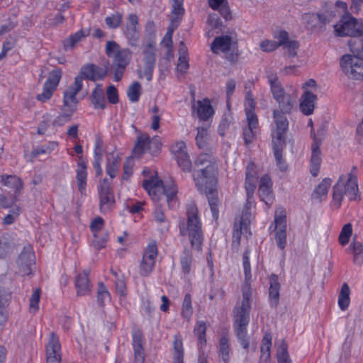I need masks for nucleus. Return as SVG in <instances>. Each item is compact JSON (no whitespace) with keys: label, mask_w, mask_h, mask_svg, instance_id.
<instances>
[{"label":"nucleus","mask_w":363,"mask_h":363,"mask_svg":"<svg viewBox=\"0 0 363 363\" xmlns=\"http://www.w3.org/2000/svg\"><path fill=\"white\" fill-rule=\"evenodd\" d=\"M201 168L194 174V179L198 190L206 194L213 218L218 215L219 200L216 191L218 166L215 159L209 155L201 154L195 161Z\"/></svg>","instance_id":"obj_1"},{"label":"nucleus","mask_w":363,"mask_h":363,"mask_svg":"<svg viewBox=\"0 0 363 363\" xmlns=\"http://www.w3.org/2000/svg\"><path fill=\"white\" fill-rule=\"evenodd\" d=\"M250 251L247 249L243 254V269L245 284L242 286V300L235 308L234 329L238 341L244 349L249 347L247 325L250 321V297L252 291L249 281L252 278L251 267L249 261Z\"/></svg>","instance_id":"obj_2"},{"label":"nucleus","mask_w":363,"mask_h":363,"mask_svg":"<svg viewBox=\"0 0 363 363\" xmlns=\"http://www.w3.org/2000/svg\"><path fill=\"white\" fill-rule=\"evenodd\" d=\"M286 113L280 110L273 111V126L272 129V145L274 155L277 166L281 171L286 169V165L282 159V150L285 144V134L289 128V121Z\"/></svg>","instance_id":"obj_3"},{"label":"nucleus","mask_w":363,"mask_h":363,"mask_svg":"<svg viewBox=\"0 0 363 363\" xmlns=\"http://www.w3.org/2000/svg\"><path fill=\"white\" fill-rule=\"evenodd\" d=\"M186 216V220L179 223L180 234L184 237H187L191 247L199 250L201 249L203 242V232L198 209L194 203H191L187 206Z\"/></svg>","instance_id":"obj_4"},{"label":"nucleus","mask_w":363,"mask_h":363,"mask_svg":"<svg viewBox=\"0 0 363 363\" xmlns=\"http://www.w3.org/2000/svg\"><path fill=\"white\" fill-rule=\"evenodd\" d=\"M143 186L154 201H160L165 198L170 208L177 206L178 190L173 181H167L164 184L157 179H145Z\"/></svg>","instance_id":"obj_5"},{"label":"nucleus","mask_w":363,"mask_h":363,"mask_svg":"<svg viewBox=\"0 0 363 363\" xmlns=\"http://www.w3.org/2000/svg\"><path fill=\"white\" fill-rule=\"evenodd\" d=\"M350 200H356L359 197L357 179L355 174L350 173L341 176L333 189V203L339 208L344 196Z\"/></svg>","instance_id":"obj_6"},{"label":"nucleus","mask_w":363,"mask_h":363,"mask_svg":"<svg viewBox=\"0 0 363 363\" xmlns=\"http://www.w3.org/2000/svg\"><path fill=\"white\" fill-rule=\"evenodd\" d=\"M143 64L138 69L140 78H145L148 82L152 79L153 70L156 62V43L152 38L147 40L142 45Z\"/></svg>","instance_id":"obj_7"},{"label":"nucleus","mask_w":363,"mask_h":363,"mask_svg":"<svg viewBox=\"0 0 363 363\" xmlns=\"http://www.w3.org/2000/svg\"><path fill=\"white\" fill-rule=\"evenodd\" d=\"M244 106L247 127L243 130V138L245 143L248 144L252 141L258 125V119L255 112L256 102L250 91L245 94Z\"/></svg>","instance_id":"obj_8"},{"label":"nucleus","mask_w":363,"mask_h":363,"mask_svg":"<svg viewBox=\"0 0 363 363\" xmlns=\"http://www.w3.org/2000/svg\"><path fill=\"white\" fill-rule=\"evenodd\" d=\"M286 218L282 208L276 210L274 222L269 226V230L274 231V240L280 250H284L286 246Z\"/></svg>","instance_id":"obj_9"},{"label":"nucleus","mask_w":363,"mask_h":363,"mask_svg":"<svg viewBox=\"0 0 363 363\" xmlns=\"http://www.w3.org/2000/svg\"><path fill=\"white\" fill-rule=\"evenodd\" d=\"M252 203L251 202L246 203L242 211L241 216L236 218L233 233V245L234 247L240 245L242 232H247L249 230L250 224L254 218L252 214Z\"/></svg>","instance_id":"obj_10"},{"label":"nucleus","mask_w":363,"mask_h":363,"mask_svg":"<svg viewBox=\"0 0 363 363\" xmlns=\"http://www.w3.org/2000/svg\"><path fill=\"white\" fill-rule=\"evenodd\" d=\"M337 9L341 10L340 13H345L342 19L335 25V33L337 36H353L354 18L347 14V6L345 1H337L335 4Z\"/></svg>","instance_id":"obj_11"},{"label":"nucleus","mask_w":363,"mask_h":363,"mask_svg":"<svg viewBox=\"0 0 363 363\" xmlns=\"http://www.w3.org/2000/svg\"><path fill=\"white\" fill-rule=\"evenodd\" d=\"M340 65L343 72L350 78L363 79V60L355 55L342 56Z\"/></svg>","instance_id":"obj_12"},{"label":"nucleus","mask_w":363,"mask_h":363,"mask_svg":"<svg viewBox=\"0 0 363 363\" xmlns=\"http://www.w3.org/2000/svg\"><path fill=\"white\" fill-rule=\"evenodd\" d=\"M106 53L108 57H113L114 65L125 68L131 58V51L128 48L121 49L115 41H108L106 45Z\"/></svg>","instance_id":"obj_13"},{"label":"nucleus","mask_w":363,"mask_h":363,"mask_svg":"<svg viewBox=\"0 0 363 363\" xmlns=\"http://www.w3.org/2000/svg\"><path fill=\"white\" fill-rule=\"evenodd\" d=\"M157 256V248L155 242L150 243L143 253L139 266V273L143 277L149 276L152 272Z\"/></svg>","instance_id":"obj_14"},{"label":"nucleus","mask_w":363,"mask_h":363,"mask_svg":"<svg viewBox=\"0 0 363 363\" xmlns=\"http://www.w3.org/2000/svg\"><path fill=\"white\" fill-rule=\"evenodd\" d=\"M62 77V70L56 68L50 72L48 79L45 81L43 91L36 96V99L41 102H46L52 96Z\"/></svg>","instance_id":"obj_15"},{"label":"nucleus","mask_w":363,"mask_h":363,"mask_svg":"<svg viewBox=\"0 0 363 363\" xmlns=\"http://www.w3.org/2000/svg\"><path fill=\"white\" fill-rule=\"evenodd\" d=\"M128 43L131 47H137L140 39L139 20L136 14L130 13L126 18L123 31Z\"/></svg>","instance_id":"obj_16"},{"label":"nucleus","mask_w":363,"mask_h":363,"mask_svg":"<svg viewBox=\"0 0 363 363\" xmlns=\"http://www.w3.org/2000/svg\"><path fill=\"white\" fill-rule=\"evenodd\" d=\"M99 206L102 213H107L114 208L115 199L111 190V185L106 179L99 186Z\"/></svg>","instance_id":"obj_17"},{"label":"nucleus","mask_w":363,"mask_h":363,"mask_svg":"<svg viewBox=\"0 0 363 363\" xmlns=\"http://www.w3.org/2000/svg\"><path fill=\"white\" fill-rule=\"evenodd\" d=\"M82 88V78L81 76H77L72 85L64 92L63 105L62 108L75 112L78 101L76 98L77 94Z\"/></svg>","instance_id":"obj_18"},{"label":"nucleus","mask_w":363,"mask_h":363,"mask_svg":"<svg viewBox=\"0 0 363 363\" xmlns=\"http://www.w3.org/2000/svg\"><path fill=\"white\" fill-rule=\"evenodd\" d=\"M170 150L182 169L184 172H190L191 169V162L187 153L184 142H176L171 146Z\"/></svg>","instance_id":"obj_19"},{"label":"nucleus","mask_w":363,"mask_h":363,"mask_svg":"<svg viewBox=\"0 0 363 363\" xmlns=\"http://www.w3.org/2000/svg\"><path fill=\"white\" fill-rule=\"evenodd\" d=\"M21 276L30 275L34 264V255L30 245L24 247L17 261Z\"/></svg>","instance_id":"obj_20"},{"label":"nucleus","mask_w":363,"mask_h":363,"mask_svg":"<svg viewBox=\"0 0 363 363\" xmlns=\"http://www.w3.org/2000/svg\"><path fill=\"white\" fill-rule=\"evenodd\" d=\"M259 196L268 208L271 206L274 201V196L272 190V181L267 175H264L261 178L259 186Z\"/></svg>","instance_id":"obj_21"},{"label":"nucleus","mask_w":363,"mask_h":363,"mask_svg":"<svg viewBox=\"0 0 363 363\" xmlns=\"http://www.w3.org/2000/svg\"><path fill=\"white\" fill-rule=\"evenodd\" d=\"M46 351L48 363L60 362V344L58 337L53 333L50 334Z\"/></svg>","instance_id":"obj_22"},{"label":"nucleus","mask_w":363,"mask_h":363,"mask_svg":"<svg viewBox=\"0 0 363 363\" xmlns=\"http://www.w3.org/2000/svg\"><path fill=\"white\" fill-rule=\"evenodd\" d=\"M193 108L197 117L201 121H207L209 118L212 117L214 113V110L211 105V101L207 98L197 101L194 104Z\"/></svg>","instance_id":"obj_23"},{"label":"nucleus","mask_w":363,"mask_h":363,"mask_svg":"<svg viewBox=\"0 0 363 363\" xmlns=\"http://www.w3.org/2000/svg\"><path fill=\"white\" fill-rule=\"evenodd\" d=\"M317 96L311 91H303L300 99L299 108L305 116H310L313 113Z\"/></svg>","instance_id":"obj_24"},{"label":"nucleus","mask_w":363,"mask_h":363,"mask_svg":"<svg viewBox=\"0 0 363 363\" xmlns=\"http://www.w3.org/2000/svg\"><path fill=\"white\" fill-rule=\"evenodd\" d=\"M104 224V219L101 217H97L93 220L90 225V229L95 237L94 240L92 241V244L96 249H101L104 247L107 240L106 234L101 239H99L97 235V233L103 228Z\"/></svg>","instance_id":"obj_25"},{"label":"nucleus","mask_w":363,"mask_h":363,"mask_svg":"<svg viewBox=\"0 0 363 363\" xmlns=\"http://www.w3.org/2000/svg\"><path fill=\"white\" fill-rule=\"evenodd\" d=\"M87 171L85 162L81 158L77 162L76 169V179L78 190L82 194H85L86 188Z\"/></svg>","instance_id":"obj_26"},{"label":"nucleus","mask_w":363,"mask_h":363,"mask_svg":"<svg viewBox=\"0 0 363 363\" xmlns=\"http://www.w3.org/2000/svg\"><path fill=\"white\" fill-rule=\"evenodd\" d=\"M335 13L334 11H327L317 14L305 13L302 16V21L308 26H313L315 25L317 20H319L320 22L325 23L329 22L335 16Z\"/></svg>","instance_id":"obj_27"},{"label":"nucleus","mask_w":363,"mask_h":363,"mask_svg":"<svg viewBox=\"0 0 363 363\" xmlns=\"http://www.w3.org/2000/svg\"><path fill=\"white\" fill-rule=\"evenodd\" d=\"M75 286L78 296H85L91 292V285L89 279L88 271L83 272L76 277Z\"/></svg>","instance_id":"obj_28"},{"label":"nucleus","mask_w":363,"mask_h":363,"mask_svg":"<svg viewBox=\"0 0 363 363\" xmlns=\"http://www.w3.org/2000/svg\"><path fill=\"white\" fill-rule=\"evenodd\" d=\"M232 45V38L228 35L216 38L211 43V50L216 54L228 52Z\"/></svg>","instance_id":"obj_29"},{"label":"nucleus","mask_w":363,"mask_h":363,"mask_svg":"<svg viewBox=\"0 0 363 363\" xmlns=\"http://www.w3.org/2000/svg\"><path fill=\"white\" fill-rule=\"evenodd\" d=\"M332 180L330 178L323 179L314 189L311 198L318 202H321L327 198L328 192L331 186Z\"/></svg>","instance_id":"obj_30"},{"label":"nucleus","mask_w":363,"mask_h":363,"mask_svg":"<svg viewBox=\"0 0 363 363\" xmlns=\"http://www.w3.org/2000/svg\"><path fill=\"white\" fill-rule=\"evenodd\" d=\"M280 287L278 277L272 274L269 277V297L270 305L273 307H277L279 303Z\"/></svg>","instance_id":"obj_31"},{"label":"nucleus","mask_w":363,"mask_h":363,"mask_svg":"<svg viewBox=\"0 0 363 363\" xmlns=\"http://www.w3.org/2000/svg\"><path fill=\"white\" fill-rule=\"evenodd\" d=\"M106 75V71L101 72L99 67L94 65H87L81 69L79 74L82 78H87L91 80L103 79Z\"/></svg>","instance_id":"obj_32"},{"label":"nucleus","mask_w":363,"mask_h":363,"mask_svg":"<svg viewBox=\"0 0 363 363\" xmlns=\"http://www.w3.org/2000/svg\"><path fill=\"white\" fill-rule=\"evenodd\" d=\"M321 164L320 150L318 144L315 142L311 146V157L310 172L313 177H316L319 173Z\"/></svg>","instance_id":"obj_33"},{"label":"nucleus","mask_w":363,"mask_h":363,"mask_svg":"<svg viewBox=\"0 0 363 363\" xmlns=\"http://www.w3.org/2000/svg\"><path fill=\"white\" fill-rule=\"evenodd\" d=\"M295 99L291 94L285 93L275 100L279 104L277 109L283 113H291L296 104Z\"/></svg>","instance_id":"obj_34"},{"label":"nucleus","mask_w":363,"mask_h":363,"mask_svg":"<svg viewBox=\"0 0 363 363\" xmlns=\"http://www.w3.org/2000/svg\"><path fill=\"white\" fill-rule=\"evenodd\" d=\"M120 158L118 155L111 153L106 157V172L111 177L114 178L119 169Z\"/></svg>","instance_id":"obj_35"},{"label":"nucleus","mask_w":363,"mask_h":363,"mask_svg":"<svg viewBox=\"0 0 363 363\" xmlns=\"http://www.w3.org/2000/svg\"><path fill=\"white\" fill-rule=\"evenodd\" d=\"M268 82L270 86L271 93L274 100L280 98L281 96L286 93L281 82L279 80L278 77L276 74L269 75Z\"/></svg>","instance_id":"obj_36"},{"label":"nucleus","mask_w":363,"mask_h":363,"mask_svg":"<svg viewBox=\"0 0 363 363\" xmlns=\"http://www.w3.org/2000/svg\"><path fill=\"white\" fill-rule=\"evenodd\" d=\"M272 347V336L269 333H266L262 338V345L260 348V362L269 363L270 360V350Z\"/></svg>","instance_id":"obj_37"},{"label":"nucleus","mask_w":363,"mask_h":363,"mask_svg":"<svg viewBox=\"0 0 363 363\" xmlns=\"http://www.w3.org/2000/svg\"><path fill=\"white\" fill-rule=\"evenodd\" d=\"M179 57L177 65V71L182 74H184L189 69L188 53L187 49L184 46V43H180V48L179 50Z\"/></svg>","instance_id":"obj_38"},{"label":"nucleus","mask_w":363,"mask_h":363,"mask_svg":"<svg viewBox=\"0 0 363 363\" xmlns=\"http://www.w3.org/2000/svg\"><path fill=\"white\" fill-rule=\"evenodd\" d=\"M206 323L203 320H198L194 328V334L197 337L199 347L202 348L206 344Z\"/></svg>","instance_id":"obj_39"},{"label":"nucleus","mask_w":363,"mask_h":363,"mask_svg":"<svg viewBox=\"0 0 363 363\" xmlns=\"http://www.w3.org/2000/svg\"><path fill=\"white\" fill-rule=\"evenodd\" d=\"M91 102L95 108L104 109L106 107L104 92L101 84L96 85L91 94Z\"/></svg>","instance_id":"obj_40"},{"label":"nucleus","mask_w":363,"mask_h":363,"mask_svg":"<svg viewBox=\"0 0 363 363\" xmlns=\"http://www.w3.org/2000/svg\"><path fill=\"white\" fill-rule=\"evenodd\" d=\"M347 250L352 254L354 264L363 263V245L360 242L353 240Z\"/></svg>","instance_id":"obj_41"},{"label":"nucleus","mask_w":363,"mask_h":363,"mask_svg":"<svg viewBox=\"0 0 363 363\" xmlns=\"http://www.w3.org/2000/svg\"><path fill=\"white\" fill-rule=\"evenodd\" d=\"M1 182L14 192H18L22 189L21 179L15 175H2Z\"/></svg>","instance_id":"obj_42"},{"label":"nucleus","mask_w":363,"mask_h":363,"mask_svg":"<svg viewBox=\"0 0 363 363\" xmlns=\"http://www.w3.org/2000/svg\"><path fill=\"white\" fill-rule=\"evenodd\" d=\"M211 8L218 11L225 20L232 19V13L228 1H208Z\"/></svg>","instance_id":"obj_43"},{"label":"nucleus","mask_w":363,"mask_h":363,"mask_svg":"<svg viewBox=\"0 0 363 363\" xmlns=\"http://www.w3.org/2000/svg\"><path fill=\"white\" fill-rule=\"evenodd\" d=\"M149 135L141 134L138 137L133 149V154L135 157H140L146 150H148Z\"/></svg>","instance_id":"obj_44"},{"label":"nucleus","mask_w":363,"mask_h":363,"mask_svg":"<svg viewBox=\"0 0 363 363\" xmlns=\"http://www.w3.org/2000/svg\"><path fill=\"white\" fill-rule=\"evenodd\" d=\"M150 113V128L155 131L159 130L160 127V121L162 116V111L158 108L157 106L154 105L149 109Z\"/></svg>","instance_id":"obj_45"},{"label":"nucleus","mask_w":363,"mask_h":363,"mask_svg":"<svg viewBox=\"0 0 363 363\" xmlns=\"http://www.w3.org/2000/svg\"><path fill=\"white\" fill-rule=\"evenodd\" d=\"M88 35V32L80 30L65 39L63 42L65 50L73 48L79 41Z\"/></svg>","instance_id":"obj_46"},{"label":"nucleus","mask_w":363,"mask_h":363,"mask_svg":"<svg viewBox=\"0 0 363 363\" xmlns=\"http://www.w3.org/2000/svg\"><path fill=\"white\" fill-rule=\"evenodd\" d=\"M219 355L225 363H228L230 357V349L229 346V340L223 335L220 337L218 345Z\"/></svg>","instance_id":"obj_47"},{"label":"nucleus","mask_w":363,"mask_h":363,"mask_svg":"<svg viewBox=\"0 0 363 363\" xmlns=\"http://www.w3.org/2000/svg\"><path fill=\"white\" fill-rule=\"evenodd\" d=\"M182 272L184 274L190 273L192 267V255L190 250L185 249L180 257Z\"/></svg>","instance_id":"obj_48"},{"label":"nucleus","mask_w":363,"mask_h":363,"mask_svg":"<svg viewBox=\"0 0 363 363\" xmlns=\"http://www.w3.org/2000/svg\"><path fill=\"white\" fill-rule=\"evenodd\" d=\"M154 219L160 225L162 233L167 232L169 228V222L167 220L160 207L157 206L154 211Z\"/></svg>","instance_id":"obj_49"},{"label":"nucleus","mask_w":363,"mask_h":363,"mask_svg":"<svg viewBox=\"0 0 363 363\" xmlns=\"http://www.w3.org/2000/svg\"><path fill=\"white\" fill-rule=\"evenodd\" d=\"M350 289L347 284L342 286L341 291L338 296V305L341 310L345 311L350 304Z\"/></svg>","instance_id":"obj_50"},{"label":"nucleus","mask_w":363,"mask_h":363,"mask_svg":"<svg viewBox=\"0 0 363 363\" xmlns=\"http://www.w3.org/2000/svg\"><path fill=\"white\" fill-rule=\"evenodd\" d=\"M142 93L141 85L139 82H133L131 84L127 90V96L131 102L138 101Z\"/></svg>","instance_id":"obj_51"},{"label":"nucleus","mask_w":363,"mask_h":363,"mask_svg":"<svg viewBox=\"0 0 363 363\" xmlns=\"http://www.w3.org/2000/svg\"><path fill=\"white\" fill-rule=\"evenodd\" d=\"M111 301V295L107 288L103 283H99L97 290V301L98 303L103 306L106 303Z\"/></svg>","instance_id":"obj_52"},{"label":"nucleus","mask_w":363,"mask_h":363,"mask_svg":"<svg viewBox=\"0 0 363 363\" xmlns=\"http://www.w3.org/2000/svg\"><path fill=\"white\" fill-rule=\"evenodd\" d=\"M74 112L61 108V113L57 116L52 121L55 126H62L71 120V117Z\"/></svg>","instance_id":"obj_53"},{"label":"nucleus","mask_w":363,"mask_h":363,"mask_svg":"<svg viewBox=\"0 0 363 363\" xmlns=\"http://www.w3.org/2000/svg\"><path fill=\"white\" fill-rule=\"evenodd\" d=\"M174 363H184L183 344L177 335H175L174 340Z\"/></svg>","instance_id":"obj_54"},{"label":"nucleus","mask_w":363,"mask_h":363,"mask_svg":"<svg viewBox=\"0 0 363 363\" xmlns=\"http://www.w3.org/2000/svg\"><path fill=\"white\" fill-rule=\"evenodd\" d=\"M102 155L103 149L99 144H96L94 150V160L93 162V166L97 176L102 174V169L101 167Z\"/></svg>","instance_id":"obj_55"},{"label":"nucleus","mask_w":363,"mask_h":363,"mask_svg":"<svg viewBox=\"0 0 363 363\" xmlns=\"http://www.w3.org/2000/svg\"><path fill=\"white\" fill-rule=\"evenodd\" d=\"M123 14L116 12L105 18V23L109 28L116 29L119 27L122 23Z\"/></svg>","instance_id":"obj_56"},{"label":"nucleus","mask_w":363,"mask_h":363,"mask_svg":"<svg viewBox=\"0 0 363 363\" xmlns=\"http://www.w3.org/2000/svg\"><path fill=\"white\" fill-rule=\"evenodd\" d=\"M209 134L208 130L205 128H199L197 129V135L196 137V144L199 148H204L209 140Z\"/></svg>","instance_id":"obj_57"},{"label":"nucleus","mask_w":363,"mask_h":363,"mask_svg":"<svg viewBox=\"0 0 363 363\" xmlns=\"http://www.w3.org/2000/svg\"><path fill=\"white\" fill-rule=\"evenodd\" d=\"M277 356L278 363H291L287 351V346L284 342H282L278 347Z\"/></svg>","instance_id":"obj_58"},{"label":"nucleus","mask_w":363,"mask_h":363,"mask_svg":"<svg viewBox=\"0 0 363 363\" xmlns=\"http://www.w3.org/2000/svg\"><path fill=\"white\" fill-rule=\"evenodd\" d=\"M350 47L354 55L363 60V39H354L350 40Z\"/></svg>","instance_id":"obj_59"},{"label":"nucleus","mask_w":363,"mask_h":363,"mask_svg":"<svg viewBox=\"0 0 363 363\" xmlns=\"http://www.w3.org/2000/svg\"><path fill=\"white\" fill-rule=\"evenodd\" d=\"M192 313L193 310L191 296L189 294H186L182 303V315L189 320Z\"/></svg>","instance_id":"obj_60"},{"label":"nucleus","mask_w":363,"mask_h":363,"mask_svg":"<svg viewBox=\"0 0 363 363\" xmlns=\"http://www.w3.org/2000/svg\"><path fill=\"white\" fill-rule=\"evenodd\" d=\"M352 233V225L350 223L345 224L340 233L338 240L341 245L345 246L350 240Z\"/></svg>","instance_id":"obj_61"},{"label":"nucleus","mask_w":363,"mask_h":363,"mask_svg":"<svg viewBox=\"0 0 363 363\" xmlns=\"http://www.w3.org/2000/svg\"><path fill=\"white\" fill-rule=\"evenodd\" d=\"M184 13V9L183 7V4L182 1H173L172 4V11L170 16V21H172V18H174V23H177L179 25L180 16H182Z\"/></svg>","instance_id":"obj_62"},{"label":"nucleus","mask_w":363,"mask_h":363,"mask_svg":"<svg viewBox=\"0 0 363 363\" xmlns=\"http://www.w3.org/2000/svg\"><path fill=\"white\" fill-rule=\"evenodd\" d=\"M40 298V289H35L30 298L29 310L32 313H35L39 308V301Z\"/></svg>","instance_id":"obj_63"},{"label":"nucleus","mask_w":363,"mask_h":363,"mask_svg":"<svg viewBox=\"0 0 363 363\" xmlns=\"http://www.w3.org/2000/svg\"><path fill=\"white\" fill-rule=\"evenodd\" d=\"M162 142L159 136H155L152 138L149 137L148 150L152 155L157 154L161 149Z\"/></svg>","instance_id":"obj_64"}]
</instances>
